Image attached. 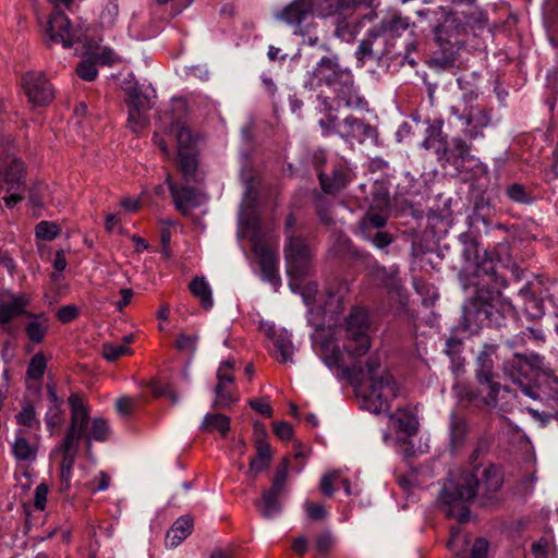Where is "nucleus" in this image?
Masks as SVG:
<instances>
[{
    "mask_svg": "<svg viewBox=\"0 0 558 558\" xmlns=\"http://www.w3.org/2000/svg\"><path fill=\"white\" fill-rule=\"evenodd\" d=\"M459 240L463 245L462 255L465 260L475 262L471 277V284L475 288V292L463 306L466 327L471 328L472 325L506 327V319L514 317L513 305L501 294L507 280L497 272V263L492 254L485 251L483 256H480L478 243L474 236L462 233Z\"/></svg>",
    "mask_w": 558,
    "mask_h": 558,
    "instance_id": "obj_1",
    "label": "nucleus"
},
{
    "mask_svg": "<svg viewBox=\"0 0 558 558\" xmlns=\"http://www.w3.org/2000/svg\"><path fill=\"white\" fill-rule=\"evenodd\" d=\"M368 328L367 313L360 308L353 310L347 318V342L344 344V350L353 359V362L351 365L342 367V374L345 378L356 383L364 381L366 377L369 378V395L365 397L364 402L369 411L380 413L390 408L388 398L396 399L399 396V387L388 371L378 375L381 367L378 355L368 356L365 363L357 360L371 349Z\"/></svg>",
    "mask_w": 558,
    "mask_h": 558,
    "instance_id": "obj_2",
    "label": "nucleus"
},
{
    "mask_svg": "<svg viewBox=\"0 0 558 558\" xmlns=\"http://www.w3.org/2000/svg\"><path fill=\"white\" fill-rule=\"evenodd\" d=\"M416 14L432 28L441 51L434 60L444 69L454 66L456 56L465 46L469 35L477 36L488 23L487 15L474 0H452V5L429 7Z\"/></svg>",
    "mask_w": 558,
    "mask_h": 558,
    "instance_id": "obj_3",
    "label": "nucleus"
},
{
    "mask_svg": "<svg viewBox=\"0 0 558 558\" xmlns=\"http://www.w3.org/2000/svg\"><path fill=\"white\" fill-rule=\"evenodd\" d=\"M504 474L495 464H475L464 472L458 482L446 483L438 495V507L449 519L464 523L470 519L469 501L486 507L498 501Z\"/></svg>",
    "mask_w": 558,
    "mask_h": 558,
    "instance_id": "obj_4",
    "label": "nucleus"
},
{
    "mask_svg": "<svg viewBox=\"0 0 558 558\" xmlns=\"http://www.w3.org/2000/svg\"><path fill=\"white\" fill-rule=\"evenodd\" d=\"M312 80L318 87H327L336 110L342 108L355 111H368V101L361 95L352 70L341 62L340 57L330 52L323 56L312 71Z\"/></svg>",
    "mask_w": 558,
    "mask_h": 558,
    "instance_id": "obj_5",
    "label": "nucleus"
},
{
    "mask_svg": "<svg viewBox=\"0 0 558 558\" xmlns=\"http://www.w3.org/2000/svg\"><path fill=\"white\" fill-rule=\"evenodd\" d=\"M504 349L497 343H484L475 359V379L477 387H464L460 397L476 408H493L497 405L500 383L494 371V357L504 362Z\"/></svg>",
    "mask_w": 558,
    "mask_h": 558,
    "instance_id": "obj_6",
    "label": "nucleus"
},
{
    "mask_svg": "<svg viewBox=\"0 0 558 558\" xmlns=\"http://www.w3.org/2000/svg\"><path fill=\"white\" fill-rule=\"evenodd\" d=\"M283 234L286 243L283 247L287 262V272L290 277L291 289L300 286V280L308 275L311 251L305 239L296 233V218L290 213L284 220Z\"/></svg>",
    "mask_w": 558,
    "mask_h": 558,
    "instance_id": "obj_7",
    "label": "nucleus"
},
{
    "mask_svg": "<svg viewBox=\"0 0 558 558\" xmlns=\"http://www.w3.org/2000/svg\"><path fill=\"white\" fill-rule=\"evenodd\" d=\"M501 369L505 376L518 385L526 396L525 387L534 385L538 374L546 372L547 367L543 355L533 352L513 351L510 354H504Z\"/></svg>",
    "mask_w": 558,
    "mask_h": 558,
    "instance_id": "obj_8",
    "label": "nucleus"
},
{
    "mask_svg": "<svg viewBox=\"0 0 558 558\" xmlns=\"http://www.w3.org/2000/svg\"><path fill=\"white\" fill-rule=\"evenodd\" d=\"M526 396L539 400L543 404L541 411H535L534 415L538 417L543 425L556 422L558 425V376L550 368L538 374L534 385L525 387Z\"/></svg>",
    "mask_w": 558,
    "mask_h": 558,
    "instance_id": "obj_9",
    "label": "nucleus"
},
{
    "mask_svg": "<svg viewBox=\"0 0 558 558\" xmlns=\"http://www.w3.org/2000/svg\"><path fill=\"white\" fill-rule=\"evenodd\" d=\"M288 469L289 459L283 458L276 468L271 478V486L264 489L260 498L255 501L256 507L266 519H272L282 510L280 498L287 489Z\"/></svg>",
    "mask_w": 558,
    "mask_h": 558,
    "instance_id": "obj_10",
    "label": "nucleus"
},
{
    "mask_svg": "<svg viewBox=\"0 0 558 558\" xmlns=\"http://www.w3.org/2000/svg\"><path fill=\"white\" fill-rule=\"evenodd\" d=\"M365 1L366 0H308L313 15L339 17L336 23V33L339 36L343 35V32L349 28V24L345 22L347 16ZM372 2L373 0H368V4H372Z\"/></svg>",
    "mask_w": 558,
    "mask_h": 558,
    "instance_id": "obj_11",
    "label": "nucleus"
},
{
    "mask_svg": "<svg viewBox=\"0 0 558 558\" xmlns=\"http://www.w3.org/2000/svg\"><path fill=\"white\" fill-rule=\"evenodd\" d=\"M242 223L253 229V251L258 257L263 279L274 286L278 284L280 281L278 275V252L267 245H260L258 243L257 232L259 229V222L255 217H247L245 220H242Z\"/></svg>",
    "mask_w": 558,
    "mask_h": 558,
    "instance_id": "obj_12",
    "label": "nucleus"
},
{
    "mask_svg": "<svg viewBox=\"0 0 558 558\" xmlns=\"http://www.w3.org/2000/svg\"><path fill=\"white\" fill-rule=\"evenodd\" d=\"M21 85L29 102L48 106L54 98V88L43 72L28 71L21 76Z\"/></svg>",
    "mask_w": 558,
    "mask_h": 558,
    "instance_id": "obj_13",
    "label": "nucleus"
},
{
    "mask_svg": "<svg viewBox=\"0 0 558 558\" xmlns=\"http://www.w3.org/2000/svg\"><path fill=\"white\" fill-rule=\"evenodd\" d=\"M68 403L70 405V423L62 439L81 444L90 422L89 409L78 393H72L68 398Z\"/></svg>",
    "mask_w": 558,
    "mask_h": 558,
    "instance_id": "obj_14",
    "label": "nucleus"
},
{
    "mask_svg": "<svg viewBox=\"0 0 558 558\" xmlns=\"http://www.w3.org/2000/svg\"><path fill=\"white\" fill-rule=\"evenodd\" d=\"M337 135L347 143L363 144L366 141H375L377 130L365 120L349 114L338 123Z\"/></svg>",
    "mask_w": 558,
    "mask_h": 558,
    "instance_id": "obj_15",
    "label": "nucleus"
},
{
    "mask_svg": "<svg viewBox=\"0 0 558 558\" xmlns=\"http://www.w3.org/2000/svg\"><path fill=\"white\" fill-rule=\"evenodd\" d=\"M47 34L51 41L61 43L64 48H72L80 37L72 31L70 19L59 9L48 20Z\"/></svg>",
    "mask_w": 558,
    "mask_h": 558,
    "instance_id": "obj_16",
    "label": "nucleus"
},
{
    "mask_svg": "<svg viewBox=\"0 0 558 558\" xmlns=\"http://www.w3.org/2000/svg\"><path fill=\"white\" fill-rule=\"evenodd\" d=\"M166 183L168 184L177 210L183 216H187L191 208H196L201 205L199 192L196 187L187 184L179 185L170 175L167 177Z\"/></svg>",
    "mask_w": 558,
    "mask_h": 558,
    "instance_id": "obj_17",
    "label": "nucleus"
},
{
    "mask_svg": "<svg viewBox=\"0 0 558 558\" xmlns=\"http://www.w3.org/2000/svg\"><path fill=\"white\" fill-rule=\"evenodd\" d=\"M492 109L480 106H471L465 116L466 129L464 135L469 141L484 137L483 130L492 123Z\"/></svg>",
    "mask_w": 558,
    "mask_h": 558,
    "instance_id": "obj_18",
    "label": "nucleus"
},
{
    "mask_svg": "<svg viewBox=\"0 0 558 558\" xmlns=\"http://www.w3.org/2000/svg\"><path fill=\"white\" fill-rule=\"evenodd\" d=\"M318 180L324 193L333 195L345 189L351 181V173L347 166L337 162L331 167L329 173L319 171Z\"/></svg>",
    "mask_w": 558,
    "mask_h": 558,
    "instance_id": "obj_19",
    "label": "nucleus"
},
{
    "mask_svg": "<svg viewBox=\"0 0 558 558\" xmlns=\"http://www.w3.org/2000/svg\"><path fill=\"white\" fill-rule=\"evenodd\" d=\"M313 15L308 0H293L286 5L276 17L286 24L294 27V34H301V25Z\"/></svg>",
    "mask_w": 558,
    "mask_h": 558,
    "instance_id": "obj_20",
    "label": "nucleus"
},
{
    "mask_svg": "<svg viewBox=\"0 0 558 558\" xmlns=\"http://www.w3.org/2000/svg\"><path fill=\"white\" fill-rule=\"evenodd\" d=\"M376 276L383 282L391 296L397 298V302L401 306H405L408 303V294L402 284V280L399 277V268L385 266H377Z\"/></svg>",
    "mask_w": 558,
    "mask_h": 558,
    "instance_id": "obj_21",
    "label": "nucleus"
},
{
    "mask_svg": "<svg viewBox=\"0 0 558 558\" xmlns=\"http://www.w3.org/2000/svg\"><path fill=\"white\" fill-rule=\"evenodd\" d=\"M411 26L414 27L415 25L414 23L411 24L408 17L402 16L400 13H393L384 17L379 24L373 27L379 36H384V40L389 41L400 37L407 31L413 33Z\"/></svg>",
    "mask_w": 558,
    "mask_h": 558,
    "instance_id": "obj_22",
    "label": "nucleus"
},
{
    "mask_svg": "<svg viewBox=\"0 0 558 558\" xmlns=\"http://www.w3.org/2000/svg\"><path fill=\"white\" fill-rule=\"evenodd\" d=\"M29 300L25 294H12L9 301H0V325H9L14 318L20 316L35 317L28 312Z\"/></svg>",
    "mask_w": 558,
    "mask_h": 558,
    "instance_id": "obj_23",
    "label": "nucleus"
},
{
    "mask_svg": "<svg viewBox=\"0 0 558 558\" xmlns=\"http://www.w3.org/2000/svg\"><path fill=\"white\" fill-rule=\"evenodd\" d=\"M471 156V145L460 137L454 136L445 146L438 161L460 167Z\"/></svg>",
    "mask_w": 558,
    "mask_h": 558,
    "instance_id": "obj_24",
    "label": "nucleus"
},
{
    "mask_svg": "<svg viewBox=\"0 0 558 558\" xmlns=\"http://www.w3.org/2000/svg\"><path fill=\"white\" fill-rule=\"evenodd\" d=\"M470 428L466 418L457 412H451L449 416V444L448 449L451 453L461 450L469 435Z\"/></svg>",
    "mask_w": 558,
    "mask_h": 558,
    "instance_id": "obj_25",
    "label": "nucleus"
},
{
    "mask_svg": "<svg viewBox=\"0 0 558 558\" xmlns=\"http://www.w3.org/2000/svg\"><path fill=\"white\" fill-rule=\"evenodd\" d=\"M442 126L444 120L441 119L428 120L425 138L422 142V146L427 150H432L437 156V160L449 142L447 134L442 131Z\"/></svg>",
    "mask_w": 558,
    "mask_h": 558,
    "instance_id": "obj_26",
    "label": "nucleus"
},
{
    "mask_svg": "<svg viewBox=\"0 0 558 558\" xmlns=\"http://www.w3.org/2000/svg\"><path fill=\"white\" fill-rule=\"evenodd\" d=\"M193 531V519L190 515L178 518L167 532L166 542L170 547L180 545Z\"/></svg>",
    "mask_w": 558,
    "mask_h": 558,
    "instance_id": "obj_27",
    "label": "nucleus"
},
{
    "mask_svg": "<svg viewBox=\"0 0 558 558\" xmlns=\"http://www.w3.org/2000/svg\"><path fill=\"white\" fill-rule=\"evenodd\" d=\"M189 290L194 298L199 300L204 310L208 311L213 307V291L204 277H194L189 284Z\"/></svg>",
    "mask_w": 558,
    "mask_h": 558,
    "instance_id": "obj_28",
    "label": "nucleus"
},
{
    "mask_svg": "<svg viewBox=\"0 0 558 558\" xmlns=\"http://www.w3.org/2000/svg\"><path fill=\"white\" fill-rule=\"evenodd\" d=\"M256 456L248 463L247 474L256 477L257 474L267 470L272 461V451L270 445H260L255 447Z\"/></svg>",
    "mask_w": 558,
    "mask_h": 558,
    "instance_id": "obj_29",
    "label": "nucleus"
},
{
    "mask_svg": "<svg viewBox=\"0 0 558 558\" xmlns=\"http://www.w3.org/2000/svg\"><path fill=\"white\" fill-rule=\"evenodd\" d=\"M110 426L102 417H94L89 430L86 432L84 442L87 451L92 449V441L104 442L109 439Z\"/></svg>",
    "mask_w": 558,
    "mask_h": 558,
    "instance_id": "obj_30",
    "label": "nucleus"
},
{
    "mask_svg": "<svg viewBox=\"0 0 558 558\" xmlns=\"http://www.w3.org/2000/svg\"><path fill=\"white\" fill-rule=\"evenodd\" d=\"M201 429L205 433L217 430L222 437H226L230 430V418L221 413H207L203 418Z\"/></svg>",
    "mask_w": 558,
    "mask_h": 558,
    "instance_id": "obj_31",
    "label": "nucleus"
},
{
    "mask_svg": "<svg viewBox=\"0 0 558 558\" xmlns=\"http://www.w3.org/2000/svg\"><path fill=\"white\" fill-rule=\"evenodd\" d=\"M368 209L389 211L391 210V198L389 189L383 182H376L371 193Z\"/></svg>",
    "mask_w": 558,
    "mask_h": 558,
    "instance_id": "obj_32",
    "label": "nucleus"
},
{
    "mask_svg": "<svg viewBox=\"0 0 558 558\" xmlns=\"http://www.w3.org/2000/svg\"><path fill=\"white\" fill-rule=\"evenodd\" d=\"M389 214V211L367 209L360 220L361 233H365L367 229L368 231L381 230L388 222Z\"/></svg>",
    "mask_w": 558,
    "mask_h": 558,
    "instance_id": "obj_33",
    "label": "nucleus"
},
{
    "mask_svg": "<svg viewBox=\"0 0 558 558\" xmlns=\"http://www.w3.org/2000/svg\"><path fill=\"white\" fill-rule=\"evenodd\" d=\"M272 339L274 345L280 354V356L277 357V361L280 363L292 362L294 347L291 340V336L286 330H281L279 332H275L272 335Z\"/></svg>",
    "mask_w": 558,
    "mask_h": 558,
    "instance_id": "obj_34",
    "label": "nucleus"
},
{
    "mask_svg": "<svg viewBox=\"0 0 558 558\" xmlns=\"http://www.w3.org/2000/svg\"><path fill=\"white\" fill-rule=\"evenodd\" d=\"M37 447L32 445L24 436H16L12 444V454L17 461L32 462L36 460Z\"/></svg>",
    "mask_w": 558,
    "mask_h": 558,
    "instance_id": "obj_35",
    "label": "nucleus"
},
{
    "mask_svg": "<svg viewBox=\"0 0 558 558\" xmlns=\"http://www.w3.org/2000/svg\"><path fill=\"white\" fill-rule=\"evenodd\" d=\"M198 160L192 150H179V168L186 182L194 181Z\"/></svg>",
    "mask_w": 558,
    "mask_h": 558,
    "instance_id": "obj_36",
    "label": "nucleus"
},
{
    "mask_svg": "<svg viewBox=\"0 0 558 558\" xmlns=\"http://www.w3.org/2000/svg\"><path fill=\"white\" fill-rule=\"evenodd\" d=\"M125 94L128 96L125 100L128 108H134L145 111H148L150 109L151 105L149 97L140 89L137 84H133L126 87Z\"/></svg>",
    "mask_w": 558,
    "mask_h": 558,
    "instance_id": "obj_37",
    "label": "nucleus"
},
{
    "mask_svg": "<svg viewBox=\"0 0 558 558\" xmlns=\"http://www.w3.org/2000/svg\"><path fill=\"white\" fill-rule=\"evenodd\" d=\"M377 36L379 35L377 32H375V28L372 27L367 34V37L360 43L355 52V57L362 64H364L366 60H375L378 58L380 52L378 50H373V45L375 44L374 37Z\"/></svg>",
    "mask_w": 558,
    "mask_h": 558,
    "instance_id": "obj_38",
    "label": "nucleus"
},
{
    "mask_svg": "<svg viewBox=\"0 0 558 558\" xmlns=\"http://www.w3.org/2000/svg\"><path fill=\"white\" fill-rule=\"evenodd\" d=\"M463 341L458 337H449L446 340L445 353L450 357L452 368L459 372L464 365V359L462 357Z\"/></svg>",
    "mask_w": 558,
    "mask_h": 558,
    "instance_id": "obj_39",
    "label": "nucleus"
},
{
    "mask_svg": "<svg viewBox=\"0 0 558 558\" xmlns=\"http://www.w3.org/2000/svg\"><path fill=\"white\" fill-rule=\"evenodd\" d=\"M46 428L53 436L65 421V409L59 405H48L44 416Z\"/></svg>",
    "mask_w": 558,
    "mask_h": 558,
    "instance_id": "obj_40",
    "label": "nucleus"
},
{
    "mask_svg": "<svg viewBox=\"0 0 558 558\" xmlns=\"http://www.w3.org/2000/svg\"><path fill=\"white\" fill-rule=\"evenodd\" d=\"M390 417L393 418L395 415H391ZM396 418L398 422V428L408 436H413L417 433L418 421L411 411L399 409L396 414Z\"/></svg>",
    "mask_w": 558,
    "mask_h": 558,
    "instance_id": "obj_41",
    "label": "nucleus"
},
{
    "mask_svg": "<svg viewBox=\"0 0 558 558\" xmlns=\"http://www.w3.org/2000/svg\"><path fill=\"white\" fill-rule=\"evenodd\" d=\"M16 423L28 428H40V421L37 417L36 409L31 401H25L21 411L15 415Z\"/></svg>",
    "mask_w": 558,
    "mask_h": 558,
    "instance_id": "obj_42",
    "label": "nucleus"
},
{
    "mask_svg": "<svg viewBox=\"0 0 558 558\" xmlns=\"http://www.w3.org/2000/svg\"><path fill=\"white\" fill-rule=\"evenodd\" d=\"M495 437L489 432H483L475 440L474 448L469 457V461L472 465L477 464L476 461L481 456L486 454L492 445L494 444Z\"/></svg>",
    "mask_w": 558,
    "mask_h": 558,
    "instance_id": "obj_43",
    "label": "nucleus"
},
{
    "mask_svg": "<svg viewBox=\"0 0 558 558\" xmlns=\"http://www.w3.org/2000/svg\"><path fill=\"white\" fill-rule=\"evenodd\" d=\"M57 450L62 454L60 466L73 469L78 454L80 444L62 439Z\"/></svg>",
    "mask_w": 558,
    "mask_h": 558,
    "instance_id": "obj_44",
    "label": "nucleus"
},
{
    "mask_svg": "<svg viewBox=\"0 0 558 558\" xmlns=\"http://www.w3.org/2000/svg\"><path fill=\"white\" fill-rule=\"evenodd\" d=\"M61 234V227L54 221L43 220L35 226L36 240L51 242Z\"/></svg>",
    "mask_w": 558,
    "mask_h": 558,
    "instance_id": "obj_45",
    "label": "nucleus"
},
{
    "mask_svg": "<svg viewBox=\"0 0 558 558\" xmlns=\"http://www.w3.org/2000/svg\"><path fill=\"white\" fill-rule=\"evenodd\" d=\"M215 393L216 399L213 402L215 409H230L239 400V397L227 386L216 385Z\"/></svg>",
    "mask_w": 558,
    "mask_h": 558,
    "instance_id": "obj_46",
    "label": "nucleus"
},
{
    "mask_svg": "<svg viewBox=\"0 0 558 558\" xmlns=\"http://www.w3.org/2000/svg\"><path fill=\"white\" fill-rule=\"evenodd\" d=\"M199 336L197 333L180 332L174 341V348L181 352L193 356L197 349Z\"/></svg>",
    "mask_w": 558,
    "mask_h": 558,
    "instance_id": "obj_47",
    "label": "nucleus"
},
{
    "mask_svg": "<svg viewBox=\"0 0 558 558\" xmlns=\"http://www.w3.org/2000/svg\"><path fill=\"white\" fill-rule=\"evenodd\" d=\"M362 238L378 250L387 248L395 241V236L385 230L368 231L367 229L365 233H362Z\"/></svg>",
    "mask_w": 558,
    "mask_h": 558,
    "instance_id": "obj_48",
    "label": "nucleus"
},
{
    "mask_svg": "<svg viewBox=\"0 0 558 558\" xmlns=\"http://www.w3.org/2000/svg\"><path fill=\"white\" fill-rule=\"evenodd\" d=\"M527 333L522 331L511 339L504 338V336H501L497 344H500L504 348L501 350L505 354H510L511 352L520 351L521 349H525L527 351Z\"/></svg>",
    "mask_w": 558,
    "mask_h": 558,
    "instance_id": "obj_49",
    "label": "nucleus"
},
{
    "mask_svg": "<svg viewBox=\"0 0 558 558\" xmlns=\"http://www.w3.org/2000/svg\"><path fill=\"white\" fill-rule=\"evenodd\" d=\"M47 367V361L44 353H36L29 361L26 377L33 380H39L44 377Z\"/></svg>",
    "mask_w": 558,
    "mask_h": 558,
    "instance_id": "obj_50",
    "label": "nucleus"
},
{
    "mask_svg": "<svg viewBox=\"0 0 558 558\" xmlns=\"http://www.w3.org/2000/svg\"><path fill=\"white\" fill-rule=\"evenodd\" d=\"M314 206L322 223L329 226L333 222L331 215V203L324 195H316L314 199Z\"/></svg>",
    "mask_w": 558,
    "mask_h": 558,
    "instance_id": "obj_51",
    "label": "nucleus"
},
{
    "mask_svg": "<svg viewBox=\"0 0 558 558\" xmlns=\"http://www.w3.org/2000/svg\"><path fill=\"white\" fill-rule=\"evenodd\" d=\"M506 195L512 202L519 204H530L533 201V196L526 189L519 183H512L506 189Z\"/></svg>",
    "mask_w": 558,
    "mask_h": 558,
    "instance_id": "obj_52",
    "label": "nucleus"
},
{
    "mask_svg": "<svg viewBox=\"0 0 558 558\" xmlns=\"http://www.w3.org/2000/svg\"><path fill=\"white\" fill-rule=\"evenodd\" d=\"M102 356L109 362H116L124 355L131 354V349L126 344H113L106 342L102 344Z\"/></svg>",
    "mask_w": 558,
    "mask_h": 558,
    "instance_id": "obj_53",
    "label": "nucleus"
},
{
    "mask_svg": "<svg viewBox=\"0 0 558 558\" xmlns=\"http://www.w3.org/2000/svg\"><path fill=\"white\" fill-rule=\"evenodd\" d=\"M48 331V326L39 320L29 322L25 326V333L29 341L34 343L43 342L46 333Z\"/></svg>",
    "mask_w": 558,
    "mask_h": 558,
    "instance_id": "obj_54",
    "label": "nucleus"
},
{
    "mask_svg": "<svg viewBox=\"0 0 558 558\" xmlns=\"http://www.w3.org/2000/svg\"><path fill=\"white\" fill-rule=\"evenodd\" d=\"M129 109V118H128V126L132 130L134 133H140L142 130L147 125L148 121L145 117V110H138L134 108H128Z\"/></svg>",
    "mask_w": 558,
    "mask_h": 558,
    "instance_id": "obj_55",
    "label": "nucleus"
},
{
    "mask_svg": "<svg viewBox=\"0 0 558 558\" xmlns=\"http://www.w3.org/2000/svg\"><path fill=\"white\" fill-rule=\"evenodd\" d=\"M173 131L175 132L179 150H191V145L194 141L190 129L180 123H177L173 126Z\"/></svg>",
    "mask_w": 558,
    "mask_h": 558,
    "instance_id": "obj_56",
    "label": "nucleus"
},
{
    "mask_svg": "<svg viewBox=\"0 0 558 558\" xmlns=\"http://www.w3.org/2000/svg\"><path fill=\"white\" fill-rule=\"evenodd\" d=\"M333 544L332 535L329 531L319 533L315 538V549L322 556H328Z\"/></svg>",
    "mask_w": 558,
    "mask_h": 558,
    "instance_id": "obj_57",
    "label": "nucleus"
},
{
    "mask_svg": "<svg viewBox=\"0 0 558 558\" xmlns=\"http://www.w3.org/2000/svg\"><path fill=\"white\" fill-rule=\"evenodd\" d=\"M77 75L87 82H93L98 75V71L94 62L89 60H83L77 64L76 68Z\"/></svg>",
    "mask_w": 558,
    "mask_h": 558,
    "instance_id": "obj_58",
    "label": "nucleus"
},
{
    "mask_svg": "<svg viewBox=\"0 0 558 558\" xmlns=\"http://www.w3.org/2000/svg\"><path fill=\"white\" fill-rule=\"evenodd\" d=\"M304 509L306 511L307 517L313 521L324 520L328 515V511L320 504L306 501L304 504Z\"/></svg>",
    "mask_w": 558,
    "mask_h": 558,
    "instance_id": "obj_59",
    "label": "nucleus"
},
{
    "mask_svg": "<svg viewBox=\"0 0 558 558\" xmlns=\"http://www.w3.org/2000/svg\"><path fill=\"white\" fill-rule=\"evenodd\" d=\"M254 178L248 177L245 179V192H244V202L247 205V207L254 208L255 204L257 203L259 192L253 184Z\"/></svg>",
    "mask_w": 558,
    "mask_h": 558,
    "instance_id": "obj_60",
    "label": "nucleus"
},
{
    "mask_svg": "<svg viewBox=\"0 0 558 558\" xmlns=\"http://www.w3.org/2000/svg\"><path fill=\"white\" fill-rule=\"evenodd\" d=\"M549 547L550 539L543 536L532 544L531 551L534 555V558H548Z\"/></svg>",
    "mask_w": 558,
    "mask_h": 558,
    "instance_id": "obj_61",
    "label": "nucleus"
},
{
    "mask_svg": "<svg viewBox=\"0 0 558 558\" xmlns=\"http://www.w3.org/2000/svg\"><path fill=\"white\" fill-rule=\"evenodd\" d=\"M274 434L280 440H290L293 437V427L286 421L275 422L272 424Z\"/></svg>",
    "mask_w": 558,
    "mask_h": 558,
    "instance_id": "obj_62",
    "label": "nucleus"
},
{
    "mask_svg": "<svg viewBox=\"0 0 558 558\" xmlns=\"http://www.w3.org/2000/svg\"><path fill=\"white\" fill-rule=\"evenodd\" d=\"M78 316V308L75 305H65L58 310L57 318L62 324H69Z\"/></svg>",
    "mask_w": 558,
    "mask_h": 558,
    "instance_id": "obj_63",
    "label": "nucleus"
},
{
    "mask_svg": "<svg viewBox=\"0 0 558 558\" xmlns=\"http://www.w3.org/2000/svg\"><path fill=\"white\" fill-rule=\"evenodd\" d=\"M254 445L258 447L260 445H270L267 440L268 434L264 423L255 421L253 424Z\"/></svg>",
    "mask_w": 558,
    "mask_h": 558,
    "instance_id": "obj_64",
    "label": "nucleus"
}]
</instances>
